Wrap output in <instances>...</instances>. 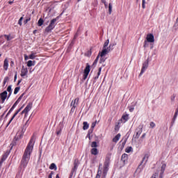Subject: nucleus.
Listing matches in <instances>:
<instances>
[{"mask_svg": "<svg viewBox=\"0 0 178 178\" xmlns=\"http://www.w3.org/2000/svg\"><path fill=\"white\" fill-rule=\"evenodd\" d=\"M102 70V67L99 68V72H97V76L95 77V79L97 80L101 75V71Z\"/></svg>", "mask_w": 178, "mask_h": 178, "instance_id": "nucleus-35", "label": "nucleus"}, {"mask_svg": "<svg viewBox=\"0 0 178 178\" xmlns=\"http://www.w3.org/2000/svg\"><path fill=\"white\" fill-rule=\"evenodd\" d=\"M22 22H23V17H21L20 19L18 21V24L19 26H22Z\"/></svg>", "mask_w": 178, "mask_h": 178, "instance_id": "nucleus-45", "label": "nucleus"}, {"mask_svg": "<svg viewBox=\"0 0 178 178\" xmlns=\"http://www.w3.org/2000/svg\"><path fill=\"white\" fill-rule=\"evenodd\" d=\"M101 1L102 2V3H106V0H101Z\"/></svg>", "mask_w": 178, "mask_h": 178, "instance_id": "nucleus-62", "label": "nucleus"}, {"mask_svg": "<svg viewBox=\"0 0 178 178\" xmlns=\"http://www.w3.org/2000/svg\"><path fill=\"white\" fill-rule=\"evenodd\" d=\"M116 45V43H111L107 49L103 48L102 51L99 53V56H105V55H108L113 49V47Z\"/></svg>", "mask_w": 178, "mask_h": 178, "instance_id": "nucleus-2", "label": "nucleus"}, {"mask_svg": "<svg viewBox=\"0 0 178 178\" xmlns=\"http://www.w3.org/2000/svg\"><path fill=\"white\" fill-rule=\"evenodd\" d=\"M83 130H88V127H90V124H88V122H83Z\"/></svg>", "mask_w": 178, "mask_h": 178, "instance_id": "nucleus-22", "label": "nucleus"}, {"mask_svg": "<svg viewBox=\"0 0 178 178\" xmlns=\"http://www.w3.org/2000/svg\"><path fill=\"white\" fill-rule=\"evenodd\" d=\"M8 81H9V76H6L3 79V87H5V85L6 83H8Z\"/></svg>", "mask_w": 178, "mask_h": 178, "instance_id": "nucleus-30", "label": "nucleus"}, {"mask_svg": "<svg viewBox=\"0 0 178 178\" xmlns=\"http://www.w3.org/2000/svg\"><path fill=\"white\" fill-rule=\"evenodd\" d=\"M24 59H25L26 60H28L30 59V58H29V56H28L26 54H25V55H24Z\"/></svg>", "mask_w": 178, "mask_h": 178, "instance_id": "nucleus-53", "label": "nucleus"}, {"mask_svg": "<svg viewBox=\"0 0 178 178\" xmlns=\"http://www.w3.org/2000/svg\"><path fill=\"white\" fill-rule=\"evenodd\" d=\"M30 20H31V19L29 17V18H27L24 22V23L25 24H27V23H29V22H30Z\"/></svg>", "mask_w": 178, "mask_h": 178, "instance_id": "nucleus-50", "label": "nucleus"}, {"mask_svg": "<svg viewBox=\"0 0 178 178\" xmlns=\"http://www.w3.org/2000/svg\"><path fill=\"white\" fill-rule=\"evenodd\" d=\"M14 109H12V108L9 110L8 113H12L13 112Z\"/></svg>", "mask_w": 178, "mask_h": 178, "instance_id": "nucleus-59", "label": "nucleus"}, {"mask_svg": "<svg viewBox=\"0 0 178 178\" xmlns=\"http://www.w3.org/2000/svg\"><path fill=\"white\" fill-rule=\"evenodd\" d=\"M122 119L124 120V122H127V120H129V115L127 114V115H122Z\"/></svg>", "mask_w": 178, "mask_h": 178, "instance_id": "nucleus-32", "label": "nucleus"}, {"mask_svg": "<svg viewBox=\"0 0 178 178\" xmlns=\"http://www.w3.org/2000/svg\"><path fill=\"white\" fill-rule=\"evenodd\" d=\"M8 67H9V61L8 60V58H6L3 63L4 70H8Z\"/></svg>", "mask_w": 178, "mask_h": 178, "instance_id": "nucleus-13", "label": "nucleus"}, {"mask_svg": "<svg viewBox=\"0 0 178 178\" xmlns=\"http://www.w3.org/2000/svg\"><path fill=\"white\" fill-rule=\"evenodd\" d=\"M19 104V101H16L14 104L13 105V106L11 107L12 109H15V108H16V106H17V105Z\"/></svg>", "mask_w": 178, "mask_h": 178, "instance_id": "nucleus-42", "label": "nucleus"}, {"mask_svg": "<svg viewBox=\"0 0 178 178\" xmlns=\"http://www.w3.org/2000/svg\"><path fill=\"white\" fill-rule=\"evenodd\" d=\"M17 72L15 73V76H14V81H15V80H17Z\"/></svg>", "mask_w": 178, "mask_h": 178, "instance_id": "nucleus-54", "label": "nucleus"}, {"mask_svg": "<svg viewBox=\"0 0 178 178\" xmlns=\"http://www.w3.org/2000/svg\"><path fill=\"white\" fill-rule=\"evenodd\" d=\"M49 169L51 170H56V169H58V168L56 167V163H51V165H50V166H49Z\"/></svg>", "mask_w": 178, "mask_h": 178, "instance_id": "nucleus-24", "label": "nucleus"}, {"mask_svg": "<svg viewBox=\"0 0 178 178\" xmlns=\"http://www.w3.org/2000/svg\"><path fill=\"white\" fill-rule=\"evenodd\" d=\"M104 4L106 9H108V3L106 2Z\"/></svg>", "mask_w": 178, "mask_h": 178, "instance_id": "nucleus-58", "label": "nucleus"}, {"mask_svg": "<svg viewBox=\"0 0 178 178\" xmlns=\"http://www.w3.org/2000/svg\"><path fill=\"white\" fill-rule=\"evenodd\" d=\"M146 41L148 42H154L155 38H154V35L152 34H148L146 37Z\"/></svg>", "mask_w": 178, "mask_h": 178, "instance_id": "nucleus-11", "label": "nucleus"}, {"mask_svg": "<svg viewBox=\"0 0 178 178\" xmlns=\"http://www.w3.org/2000/svg\"><path fill=\"white\" fill-rule=\"evenodd\" d=\"M106 60V58L104 56H100L99 63H104Z\"/></svg>", "mask_w": 178, "mask_h": 178, "instance_id": "nucleus-34", "label": "nucleus"}, {"mask_svg": "<svg viewBox=\"0 0 178 178\" xmlns=\"http://www.w3.org/2000/svg\"><path fill=\"white\" fill-rule=\"evenodd\" d=\"M23 97H24V93H22L19 97L17 99V101H18V102H20V101H22V98H23Z\"/></svg>", "mask_w": 178, "mask_h": 178, "instance_id": "nucleus-44", "label": "nucleus"}, {"mask_svg": "<svg viewBox=\"0 0 178 178\" xmlns=\"http://www.w3.org/2000/svg\"><path fill=\"white\" fill-rule=\"evenodd\" d=\"M99 59V56L97 55L96 59L95 60L94 63H93V66H95L97 65V63H98V60Z\"/></svg>", "mask_w": 178, "mask_h": 178, "instance_id": "nucleus-36", "label": "nucleus"}, {"mask_svg": "<svg viewBox=\"0 0 178 178\" xmlns=\"http://www.w3.org/2000/svg\"><path fill=\"white\" fill-rule=\"evenodd\" d=\"M44 24V19H42V18H40L38 22V26H39L40 27H41V26H42Z\"/></svg>", "mask_w": 178, "mask_h": 178, "instance_id": "nucleus-28", "label": "nucleus"}, {"mask_svg": "<svg viewBox=\"0 0 178 178\" xmlns=\"http://www.w3.org/2000/svg\"><path fill=\"white\" fill-rule=\"evenodd\" d=\"M88 74H90V65L87 64L83 72V80H86L88 77Z\"/></svg>", "mask_w": 178, "mask_h": 178, "instance_id": "nucleus-4", "label": "nucleus"}, {"mask_svg": "<svg viewBox=\"0 0 178 178\" xmlns=\"http://www.w3.org/2000/svg\"><path fill=\"white\" fill-rule=\"evenodd\" d=\"M93 131H94V129L90 128V129L88 130V136H90V134H92V132H93Z\"/></svg>", "mask_w": 178, "mask_h": 178, "instance_id": "nucleus-43", "label": "nucleus"}, {"mask_svg": "<svg viewBox=\"0 0 178 178\" xmlns=\"http://www.w3.org/2000/svg\"><path fill=\"white\" fill-rule=\"evenodd\" d=\"M92 155H98V149L92 148L90 151Z\"/></svg>", "mask_w": 178, "mask_h": 178, "instance_id": "nucleus-21", "label": "nucleus"}, {"mask_svg": "<svg viewBox=\"0 0 178 178\" xmlns=\"http://www.w3.org/2000/svg\"><path fill=\"white\" fill-rule=\"evenodd\" d=\"M177 115H178V108L176 109V112L174 115V117L172 118V123H175V122H176V119L177 118Z\"/></svg>", "mask_w": 178, "mask_h": 178, "instance_id": "nucleus-26", "label": "nucleus"}, {"mask_svg": "<svg viewBox=\"0 0 178 178\" xmlns=\"http://www.w3.org/2000/svg\"><path fill=\"white\" fill-rule=\"evenodd\" d=\"M27 73H29V70L27 69V67L22 66L21 70V77H24L27 76Z\"/></svg>", "mask_w": 178, "mask_h": 178, "instance_id": "nucleus-10", "label": "nucleus"}, {"mask_svg": "<svg viewBox=\"0 0 178 178\" xmlns=\"http://www.w3.org/2000/svg\"><path fill=\"white\" fill-rule=\"evenodd\" d=\"M18 113H19V111H16L15 113V114L13 115V116L11 118L9 122L8 123L7 126H9V124H10V123H12V120H13L15 119V118H16V116H17Z\"/></svg>", "mask_w": 178, "mask_h": 178, "instance_id": "nucleus-19", "label": "nucleus"}, {"mask_svg": "<svg viewBox=\"0 0 178 178\" xmlns=\"http://www.w3.org/2000/svg\"><path fill=\"white\" fill-rule=\"evenodd\" d=\"M175 98H176V96H175V95H172L170 98L171 101H175Z\"/></svg>", "mask_w": 178, "mask_h": 178, "instance_id": "nucleus-52", "label": "nucleus"}, {"mask_svg": "<svg viewBox=\"0 0 178 178\" xmlns=\"http://www.w3.org/2000/svg\"><path fill=\"white\" fill-rule=\"evenodd\" d=\"M31 108H33V103H29L27 106L25 107V108L24 109V112H26V113H29V112L31 111Z\"/></svg>", "mask_w": 178, "mask_h": 178, "instance_id": "nucleus-12", "label": "nucleus"}, {"mask_svg": "<svg viewBox=\"0 0 178 178\" xmlns=\"http://www.w3.org/2000/svg\"><path fill=\"white\" fill-rule=\"evenodd\" d=\"M95 126H97V121L92 123V125H91L90 128L94 129L95 127Z\"/></svg>", "mask_w": 178, "mask_h": 178, "instance_id": "nucleus-46", "label": "nucleus"}, {"mask_svg": "<svg viewBox=\"0 0 178 178\" xmlns=\"http://www.w3.org/2000/svg\"><path fill=\"white\" fill-rule=\"evenodd\" d=\"M59 20V17H57L53 19L49 25L45 29L46 33H49V31H52L54 29H55V26H56V22Z\"/></svg>", "mask_w": 178, "mask_h": 178, "instance_id": "nucleus-3", "label": "nucleus"}, {"mask_svg": "<svg viewBox=\"0 0 178 178\" xmlns=\"http://www.w3.org/2000/svg\"><path fill=\"white\" fill-rule=\"evenodd\" d=\"M142 8L145 9V0H142Z\"/></svg>", "mask_w": 178, "mask_h": 178, "instance_id": "nucleus-47", "label": "nucleus"}, {"mask_svg": "<svg viewBox=\"0 0 178 178\" xmlns=\"http://www.w3.org/2000/svg\"><path fill=\"white\" fill-rule=\"evenodd\" d=\"M91 147L92 148H97V147H98V145H97V142L95 141L92 142L91 144Z\"/></svg>", "mask_w": 178, "mask_h": 178, "instance_id": "nucleus-37", "label": "nucleus"}, {"mask_svg": "<svg viewBox=\"0 0 178 178\" xmlns=\"http://www.w3.org/2000/svg\"><path fill=\"white\" fill-rule=\"evenodd\" d=\"M109 45V39H107L106 42H104V44L103 46V48L108 49V46Z\"/></svg>", "mask_w": 178, "mask_h": 178, "instance_id": "nucleus-29", "label": "nucleus"}, {"mask_svg": "<svg viewBox=\"0 0 178 178\" xmlns=\"http://www.w3.org/2000/svg\"><path fill=\"white\" fill-rule=\"evenodd\" d=\"M148 42H148V40H145L144 45H143L144 48H148V46L149 45Z\"/></svg>", "mask_w": 178, "mask_h": 178, "instance_id": "nucleus-40", "label": "nucleus"}, {"mask_svg": "<svg viewBox=\"0 0 178 178\" xmlns=\"http://www.w3.org/2000/svg\"><path fill=\"white\" fill-rule=\"evenodd\" d=\"M4 37L7 40V41H10L11 40H13V36H12L10 34L4 35Z\"/></svg>", "mask_w": 178, "mask_h": 178, "instance_id": "nucleus-27", "label": "nucleus"}, {"mask_svg": "<svg viewBox=\"0 0 178 178\" xmlns=\"http://www.w3.org/2000/svg\"><path fill=\"white\" fill-rule=\"evenodd\" d=\"M35 143V141L34 140V138H32L25 149L20 164L22 169H26L29 164L30 156H31V152H33V149H34Z\"/></svg>", "mask_w": 178, "mask_h": 178, "instance_id": "nucleus-1", "label": "nucleus"}, {"mask_svg": "<svg viewBox=\"0 0 178 178\" xmlns=\"http://www.w3.org/2000/svg\"><path fill=\"white\" fill-rule=\"evenodd\" d=\"M148 154H145L142 160L141 163H144V165H145V163H147V162H148Z\"/></svg>", "mask_w": 178, "mask_h": 178, "instance_id": "nucleus-17", "label": "nucleus"}, {"mask_svg": "<svg viewBox=\"0 0 178 178\" xmlns=\"http://www.w3.org/2000/svg\"><path fill=\"white\" fill-rule=\"evenodd\" d=\"M109 163H111V160L109 158H106V166L104 168V174L106 175L108 173V170L109 169Z\"/></svg>", "mask_w": 178, "mask_h": 178, "instance_id": "nucleus-7", "label": "nucleus"}, {"mask_svg": "<svg viewBox=\"0 0 178 178\" xmlns=\"http://www.w3.org/2000/svg\"><path fill=\"white\" fill-rule=\"evenodd\" d=\"M145 137V134H143L141 136V138H144Z\"/></svg>", "mask_w": 178, "mask_h": 178, "instance_id": "nucleus-63", "label": "nucleus"}, {"mask_svg": "<svg viewBox=\"0 0 178 178\" xmlns=\"http://www.w3.org/2000/svg\"><path fill=\"white\" fill-rule=\"evenodd\" d=\"M7 158H8V156L3 155L1 161L2 162H3L4 161L6 160Z\"/></svg>", "mask_w": 178, "mask_h": 178, "instance_id": "nucleus-48", "label": "nucleus"}, {"mask_svg": "<svg viewBox=\"0 0 178 178\" xmlns=\"http://www.w3.org/2000/svg\"><path fill=\"white\" fill-rule=\"evenodd\" d=\"M35 65V61L33 60H29L27 62V66L28 67H31V66H34Z\"/></svg>", "mask_w": 178, "mask_h": 178, "instance_id": "nucleus-20", "label": "nucleus"}, {"mask_svg": "<svg viewBox=\"0 0 178 178\" xmlns=\"http://www.w3.org/2000/svg\"><path fill=\"white\" fill-rule=\"evenodd\" d=\"M126 141H127V140H125L122 143V147H124V145H126Z\"/></svg>", "mask_w": 178, "mask_h": 178, "instance_id": "nucleus-60", "label": "nucleus"}, {"mask_svg": "<svg viewBox=\"0 0 178 178\" xmlns=\"http://www.w3.org/2000/svg\"><path fill=\"white\" fill-rule=\"evenodd\" d=\"M127 159H129V155H127V154H124L122 155L121 160L122 161V162H124V163H125V162H127Z\"/></svg>", "mask_w": 178, "mask_h": 178, "instance_id": "nucleus-14", "label": "nucleus"}, {"mask_svg": "<svg viewBox=\"0 0 178 178\" xmlns=\"http://www.w3.org/2000/svg\"><path fill=\"white\" fill-rule=\"evenodd\" d=\"M24 106H22L19 109H18V110L17 111V112H18V113H19V112H20V111H22V109H23Z\"/></svg>", "mask_w": 178, "mask_h": 178, "instance_id": "nucleus-57", "label": "nucleus"}, {"mask_svg": "<svg viewBox=\"0 0 178 178\" xmlns=\"http://www.w3.org/2000/svg\"><path fill=\"white\" fill-rule=\"evenodd\" d=\"M62 131V129H60L58 131L56 132L57 136H59Z\"/></svg>", "mask_w": 178, "mask_h": 178, "instance_id": "nucleus-56", "label": "nucleus"}, {"mask_svg": "<svg viewBox=\"0 0 178 178\" xmlns=\"http://www.w3.org/2000/svg\"><path fill=\"white\" fill-rule=\"evenodd\" d=\"M22 132H17L14 140H15V141H17V140H19V138H22Z\"/></svg>", "mask_w": 178, "mask_h": 178, "instance_id": "nucleus-23", "label": "nucleus"}, {"mask_svg": "<svg viewBox=\"0 0 178 178\" xmlns=\"http://www.w3.org/2000/svg\"><path fill=\"white\" fill-rule=\"evenodd\" d=\"M54 171H51V173L49 175L48 178H52V176H54Z\"/></svg>", "mask_w": 178, "mask_h": 178, "instance_id": "nucleus-51", "label": "nucleus"}, {"mask_svg": "<svg viewBox=\"0 0 178 178\" xmlns=\"http://www.w3.org/2000/svg\"><path fill=\"white\" fill-rule=\"evenodd\" d=\"M4 35L0 36V45H2L5 42V39L3 38Z\"/></svg>", "mask_w": 178, "mask_h": 178, "instance_id": "nucleus-33", "label": "nucleus"}, {"mask_svg": "<svg viewBox=\"0 0 178 178\" xmlns=\"http://www.w3.org/2000/svg\"><path fill=\"white\" fill-rule=\"evenodd\" d=\"M95 178H101V176L99 175V174H97V175H96V177H95Z\"/></svg>", "mask_w": 178, "mask_h": 178, "instance_id": "nucleus-61", "label": "nucleus"}, {"mask_svg": "<svg viewBox=\"0 0 178 178\" xmlns=\"http://www.w3.org/2000/svg\"><path fill=\"white\" fill-rule=\"evenodd\" d=\"M19 91H20V87H16L14 90L15 95H16V94H17V92H19Z\"/></svg>", "mask_w": 178, "mask_h": 178, "instance_id": "nucleus-39", "label": "nucleus"}, {"mask_svg": "<svg viewBox=\"0 0 178 178\" xmlns=\"http://www.w3.org/2000/svg\"><path fill=\"white\" fill-rule=\"evenodd\" d=\"M0 98L1 99V104L5 102V99L8 98V92L6 90L3 91L0 94Z\"/></svg>", "mask_w": 178, "mask_h": 178, "instance_id": "nucleus-8", "label": "nucleus"}, {"mask_svg": "<svg viewBox=\"0 0 178 178\" xmlns=\"http://www.w3.org/2000/svg\"><path fill=\"white\" fill-rule=\"evenodd\" d=\"M165 169H166V165L165 163H163L161 165V170L160 173V178H162V176L165 172Z\"/></svg>", "mask_w": 178, "mask_h": 178, "instance_id": "nucleus-15", "label": "nucleus"}, {"mask_svg": "<svg viewBox=\"0 0 178 178\" xmlns=\"http://www.w3.org/2000/svg\"><path fill=\"white\" fill-rule=\"evenodd\" d=\"M19 104V101H16L14 104L13 105V106L11 107L12 109H15V108H16V106H17V105Z\"/></svg>", "mask_w": 178, "mask_h": 178, "instance_id": "nucleus-41", "label": "nucleus"}, {"mask_svg": "<svg viewBox=\"0 0 178 178\" xmlns=\"http://www.w3.org/2000/svg\"><path fill=\"white\" fill-rule=\"evenodd\" d=\"M37 58V53L31 52L29 55V59H35Z\"/></svg>", "mask_w": 178, "mask_h": 178, "instance_id": "nucleus-25", "label": "nucleus"}, {"mask_svg": "<svg viewBox=\"0 0 178 178\" xmlns=\"http://www.w3.org/2000/svg\"><path fill=\"white\" fill-rule=\"evenodd\" d=\"M136 134L134 135V138H138L140 136H141V133H143V128H138L135 131Z\"/></svg>", "mask_w": 178, "mask_h": 178, "instance_id": "nucleus-9", "label": "nucleus"}, {"mask_svg": "<svg viewBox=\"0 0 178 178\" xmlns=\"http://www.w3.org/2000/svg\"><path fill=\"white\" fill-rule=\"evenodd\" d=\"M70 105L72 106L71 108V112H74L76 108H77V106L79 105V98H76L72 101Z\"/></svg>", "mask_w": 178, "mask_h": 178, "instance_id": "nucleus-5", "label": "nucleus"}, {"mask_svg": "<svg viewBox=\"0 0 178 178\" xmlns=\"http://www.w3.org/2000/svg\"><path fill=\"white\" fill-rule=\"evenodd\" d=\"M133 111H134V107H130L129 112H133Z\"/></svg>", "mask_w": 178, "mask_h": 178, "instance_id": "nucleus-55", "label": "nucleus"}, {"mask_svg": "<svg viewBox=\"0 0 178 178\" xmlns=\"http://www.w3.org/2000/svg\"><path fill=\"white\" fill-rule=\"evenodd\" d=\"M7 91L8 93V98H10V96L12 95V85H10L8 88H7Z\"/></svg>", "mask_w": 178, "mask_h": 178, "instance_id": "nucleus-18", "label": "nucleus"}, {"mask_svg": "<svg viewBox=\"0 0 178 178\" xmlns=\"http://www.w3.org/2000/svg\"><path fill=\"white\" fill-rule=\"evenodd\" d=\"M108 13L109 15H111V13H112V3H109L108 4Z\"/></svg>", "mask_w": 178, "mask_h": 178, "instance_id": "nucleus-38", "label": "nucleus"}, {"mask_svg": "<svg viewBox=\"0 0 178 178\" xmlns=\"http://www.w3.org/2000/svg\"><path fill=\"white\" fill-rule=\"evenodd\" d=\"M131 151H133V147H128L125 149V152H127V154H130V152H131Z\"/></svg>", "mask_w": 178, "mask_h": 178, "instance_id": "nucleus-31", "label": "nucleus"}, {"mask_svg": "<svg viewBox=\"0 0 178 178\" xmlns=\"http://www.w3.org/2000/svg\"><path fill=\"white\" fill-rule=\"evenodd\" d=\"M120 140V134H117L113 138V143H118Z\"/></svg>", "mask_w": 178, "mask_h": 178, "instance_id": "nucleus-16", "label": "nucleus"}, {"mask_svg": "<svg viewBox=\"0 0 178 178\" xmlns=\"http://www.w3.org/2000/svg\"><path fill=\"white\" fill-rule=\"evenodd\" d=\"M147 69H148V61H145L143 63V67L139 76H143V73L145 72V70H147Z\"/></svg>", "mask_w": 178, "mask_h": 178, "instance_id": "nucleus-6", "label": "nucleus"}, {"mask_svg": "<svg viewBox=\"0 0 178 178\" xmlns=\"http://www.w3.org/2000/svg\"><path fill=\"white\" fill-rule=\"evenodd\" d=\"M56 178H60V177H59V174H57V175H56Z\"/></svg>", "mask_w": 178, "mask_h": 178, "instance_id": "nucleus-64", "label": "nucleus"}, {"mask_svg": "<svg viewBox=\"0 0 178 178\" xmlns=\"http://www.w3.org/2000/svg\"><path fill=\"white\" fill-rule=\"evenodd\" d=\"M150 127H152V129H154V127H155V122H150Z\"/></svg>", "mask_w": 178, "mask_h": 178, "instance_id": "nucleus-49", "label": "nucleus"}]
</instances>
